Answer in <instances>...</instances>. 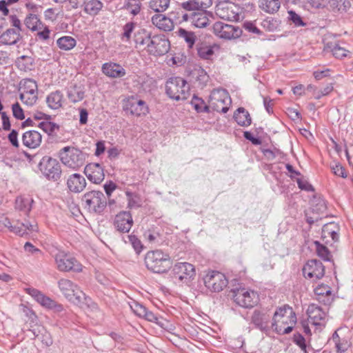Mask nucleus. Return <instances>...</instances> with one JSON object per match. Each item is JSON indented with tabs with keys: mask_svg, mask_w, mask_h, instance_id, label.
<instances>
[{
	"mask_svg": "<svg viewBox=\"0 0 353 353\" xmlns=\"http://www.w3.org/2000/svg\"><path fill=\"white\" fill-rule=\"evenodd\" d=\"M303 274L305 278L318 280L325 274V268L320 261L312 259L303 266Z\"/></svg>",
	"mask_w": 353,
	"mask_h": 353,
	"instance_id": "obj_19",
	"label": "nucleus"
},
{
	"mask_svg": "<svg viewBox=\"0 0 353 353\" xmlns=\"http://www.w3.org/2000/svg\"><path fill=\"white\" fill-rule=\"evenodd\" d=\"M5 228H8L10 232L20 236H23L33 232L38 231V225L35 222L30 223L28 221L21 222L19 220H13L11 221L8 217L1 216L0 231Z\"/></svg>",
	"mask_w": 353,
	"mask_h": 353,
	"instance_id": "obj_4",
	"label": "nucleus"
},
{
	"mask_svg": "<svg viewBox=\"0 0 353 353\" xmlns=\"http://www.w3.org/2000/svg\"><path fill=\"white\" fill-rule=\"evenodd\" d=\"M123 108L127 113L137 117L145 116L149 112L146 103L134 96L129 97L124 100Z\"/></svg>",
	"mask_w": 353,
	"mask_h": 353,
	"instance_id": "obj_15",
	"label": "nucleus"
},
{
	"mask_svg": "<svg viewBox=\"0 0 353 353\" xmlns=\"http://www.w3.org/2000/svg\"><path fill=\"white\" fill-rule=\"evenodd\" d=\"M84 174L88 180L95 184L101 183L105 177L103 166L97 163H91L85 165Z\"/></svg>",
	"mask_w": 353,
	"mask_h": 353,
	"instance_id": "obj_22",
	"label": "nucleus"
},
{
	"mask_svg": "<svg viewBox=\"0 0 353 353\" xmlns=\"http://www.w3.org/2000/svg\"><path fill=\"white\" fill-rule=\"evenodd\" d=\"M308 315V322L311 324L319 327H325L326 323V312L316 304H310L307 310Z\"/></svg>",
	"mask_w": 353,
	"mask_h": 353,
	"instance_id": "obj_20",
	"label": "nucleus"
},
{
	"mask_svg": "<svg viewBox=\"0 0 353 353\" xmlns=\"http://www.w3.org/2000/svg\"><path fill=\"white\" fill-rule=\"evenodd\" d=\"M54 260L59 271L79 272L82 270L81 264L75 258L69 256L63 252H59L54 256Z\"/></svg>",
	"mask_w": 353,
	"mask_h": 353,
	"instance_id": "obj_14",
	"label": "nucleus"
},
{
	"mask_svg": "<svg viewBox=\"0 0 353 353\" xmlns=\"http://www.w3.org/2000/svg\"><path fill=\"white\" fill-rule=\"evenodd\" d=\"M130 305L134 314L141 317L143 316L147 310L145 306L135 301H133Z\"/></svg>",
	"mask_w": 353,
	"mask_h": 353,
	"instance_id": "obj_57",
	"label": "nucleus"
},
{
	"mask_svg": "<svg viewBox=\"0 0 353 353\" xmlns=\"http://www.w3.org/2000/svg\"><path fill=\"white\" fill-rule=\"evenodd\" d=\"M173 277L182 283H189L196 275L193 265L187 262L176 263L172 268Z\"/></svg>",
	"mask_w": 353,
	"mask_h": 353,
	"instance_id": "obj_16",
	"label": "nucleus"
},
{
	"mask_svg": "<svg viewBox=\"0 0 353 353\" xmlns=\"http://www.w3.org/2000/svg\"><path fill=\"white\" fill-rule=\"evenodd\" d=\"M42 174L48 180L57 181L61 176V168L59 161L50 157H43L39 163Z\"/></svg>",
	"mask_w": 353,
	"mask_h": 353,
	"instance_id": "obj_10",
	"label": "nucleus"
},
{
	"mask_svg": "<svg viewBox=\"0 0 353 353\" xmlns=\"http://www.w3.org/2000/svg\"><path fill=\"white\" fill-rule=\"evenodd\" d=\"M234 119L241 126H248L252 122L249 112L244 108H239L236 110L234 114Z\"/></svg>",
	"mask_w": 353,
	"mask_h": 353,
	"instance_id": "obj_36",
	"label": "nucleus"
},
{
	"mask_svg": "<svg viewBox=\"0 0 353 353\" xmlns=\"http://www.w3.org/2000/svg\"><path fill=\"white\" fill-rule=\"evenodd\" d=\"M12 111L13 117L18 120H23L25 119L23 110L18 102H16L12 105Z\"/></svg>",
	"mask_w": 353,
	"mask_h": 353,
	"instance_id": "obj_54",
	"label": "nucleus"
},
{
	"mask_svg": "<svg viewBox=\"0 0 353 353\" xmlns=\"http://www.w3.org/2000/svg\"><path fill=\"white\" fill-rule=\"evenodd\" d=\"M59 48L63 51H69L77 45V41L71 36H63L57 40Z\"/></svg>",
	"mask_w": 353,
	"mask_h": 353,
	"instance_id": "obj_40",
	"label": "nucleus"
},
{
	"mask_svg": "<svg viewBox=\"0 0 353 353\" xmlns=\"http://www.w3.org/2000/svg\"><path fill=\"white\" fill-rule=\"evenodd\" d=\"M85 207L91 212L101 214L107 205V198L101 191L86 192L82 197Z\"/></svg>",
	"mask_w": 353,
	"mask_h": 353,
	"instance_id": "obj_8",
	"label": "nucleus"
},
{
	"mask_svg": "<svg viewBox=\"0 0 353 353\" xmlns=\"http://www.w3.org/2000/svg\"><path fill=\"white\" fill-rule=\"evenodd\" d=\"M24 250L32 254H41V251L39 248H37L30 242H26L24 245Z\"/></svg>",
	"mask_w": 353,
	"mask_h": 353,
	"instance_id": "obj_64",
	"label": "nucleus"
},
{
	"mask_svg": "<svg viewBox=\"0 0 353 353\" xmlns=\"http://www.w3.org/2000/svg\"><path fill=\"white\" fill-rule=\"evenodd\" d=\"M58 286L63 296L70 302L79 305L87 299L85 294L80 288L67 279H61L58 281Z\"/></svg>",
	"mask_w": 353,
	"mask_h": 353,
	"instance_id": "obj_5",
	"label": "nucleus"
},
{
	"mask_svg": "<svg viewBox=\"0 0 353 353\" xmlns=\"http://www.w3.org/2000/svg\"><path fill=\"white\" fill-rule=\"evenodd\" d=\"M314 294L316 298H318V296L326 295L327 294H332L330 287L326 285H321L317 286L314 289Z\"/></svg>",
	"mask_w": 353,
	"mask_h": 353,
	"instance_id": "obj_56",
	"label": "nucleus"
},
{
	"mask_svg": "<svg viewBox=\"0 0 353 353\" xmlns=\"http://www.w3.org/2000/svg\"><path fill=\"white\" fill-rule=\"evenodd\" d=\"M232 292L234 301L241 307H253L259 302V294L252 290L241 288L234 289Z\"/></svg>",
	"mask_w": 353,
	"mask_h": 353,
	"instance_id": "obj_11",
	"label": "nucleus"
},
{
	"mask_svg": "<svg viewBox=\"0 0 353 353\" xmlns=\"http://www.w3.org/2000/svg\"><path fill=\"white\" fill-rule=\"evenodd\" d=\"M26 26L32 31H37L42 29L43 25L38 16L35 14H29L24 20Z\"/></svg>",
	"mask_w": 353,
	"mask_h": 353,
	"instance_id": "obj_38",
	"label": "nucleus"
},
{
	"mask_svg": "<svg viewBox=\"0 0 353 353\" xmlns=\"http://www.w3.org/2000/svg\"><path fill=\"white\" fill-rule=\"evenodd\" d=\"M197 53L201 59H210L214 54V50L211 46L201 44L197 47Z\"/></svg>",
	"mask_w": 353,
	"mask_h": 353,
	"instance_id": "obj_48",
	"label": "nucleus"
},
{
	"mask_svg": "<svg viewBox=\"0 0 353 353\" xmlns=\"http://www.w3.org/2000/svg\"><path fill=\"white\" fill-rule=\"evenodd\" d=\"M296 181L299 188L301 190H305L307 192L314 191V188H313L312 185L311 184H310L303 178H297V179H296Z\"/></svg>",
	"mask_w": 353,
	"mask_h": 353,
	"instance_id": "obj_60",
	"label": "nucleus"
},
{
	"mask_svg": "<svg viewBox=\"0 0 353 353\" xmlns=\"http://www.w3.org/2000/svg\"><path fill=\"white\" fill-rule=\"evenodd\" d=\"M231 102L230 96L225 89L216 88L211 92L209 99L210 110L226 113Z\"/></svg>",
	"mask_w": 353,
	"mask_h": 353,
	"instance_id": "obj_7",
	"label": "nucleus"
},
{
	"mask_svg": "<svg viewBox=\"0 0 353 353\" xmlns=\"http://www.w3.org/2000/svg\"><path fill=\"white\" fill-rule=\"evenodd\" d=\"M262 152L268 160H274L276 157L281 154V152L278 149H264Z\"/></svg>",
	"mask_w": 353,
	"mask_h": 353,
	"instance_id": "obj_59",
	"label": "nucleus"
},
{
	"mask_svg": "<svg viewBox=\"0 0 353 353\" xmlns=\"http://www.w3.org/2000/svg\"><path fill=\"white\" fill-rule=\"evenodd\" d=\"M213 32L220 38L232 39L239 37L242 34V30L238 26L217 21L213 25Z\"/></svg>",
	"mask_w": 353,
	"mask_h": 353,
	"instance_id": "obj_18",
	"label": "nucleus"
},
{
	"mask_svg": "<svg viewBox=\"0 0 353 353\" xmlns=\"http://www.w3.org/2000/svg\"><path fill=\"white\" fill-rule=\"evenodd\" d=\"M41 134L36 130H29L23 134V144L29 148H37L41 143Z\"/></svg>",
	"mask_w": 353,
	"mask_h": 353,
	"instance_id": "obj_27",
	"label": "nucleus"
},
{
	"mask_svg": "<svg viewBox=\"0 0 353 353\" xmlns=\"http://www.w3.org/2000/svg\"><path fill=\"white\" fill-rule=\"evenodd\" d=\"M101 71L105 76L114 79L121 78L126 74L125 70L120 64L111 61L104 63Z\"/></svg>",
	"mask_w": 353,
	"mask_h": 353,
	"instance_id": "obj_25",
	"label": "nucleus"
},
{
	"mask_svg": "<svg viewBox=\"0 0 353 353\" xmlns=\"http://www.w3.org/2000/svg\"><path fill=\"white\" fill-rule=\"evenodd\" d=\"M87 154L79 149L66 146L59 151L60 160L63 165L74 170L82 167L85 162Z\"/></svg>",
	"mask_w": 353,
	"mask_h": 353,
	"instance_id": "obj_3",
	"label": "nucleus"
},
{
	"mask_svg": "<svg viewBox=\"0 0 353 353\" xmlns=\"http://www.w3.org/2000/svg\"><path fill=\"white\" fill-rule=\"evenodd\" d=\"M327 48H330L333 56L336 59H343L346 57L348 53H350L347 50L340 46L338 43H335L332 47L327 45Z\"/></svg>",
	"mask_w": 353,
	"mask_h": 353,
	"instance_id": "obj_49",
	"label": "nucleus"
},
{
	"mask_svg": "<svg viewBox=\"0 0 353 353\" xmlns=\"http://www.w3.org/2000/svg\"><path fill=\"white\" fill-rule=\"evenodd\" d=\"M86 181L80 174H71L67 181V186L70 191L74 193L82 192L86 187Z\"/></svg>",
	"mask_w": 353,
	"mask_h": 353,
	"instance_id": "obj_26",
	"label": "nucleus"
},
{
	"mask_svg": "<svg viewBox=\"0 0 353 353\" xmlns=\"http://www.w3.org/2000/svg\"><path fill=\"white\" fill-rule=\"evenodd\" d=\"M144 261L147 268L154 273L166 272L172 266L170 255L161 250L148 252Z\"/></svg>",
	"mask_w": 353,
	"mask_h": 353,
	"instance_id": "obj_2",
	"label": "nucleus"
},
{
	"mask_svg": "<svg viewBox=\"0 0 353 353\" xmlns=\"http://www.w3.org/2000/svg\"><path fill=\"white\" fill-rule=\"evenodd\" d=\"M63 95L59 90L52 92L46 97V103L52 110H58L62 106Z\"/></svg>",
	"mask_w": 353,
	"mask_h": 353,
	"instance_id": "obj_34",
	"label": "nucleus"
},
{
	"mask_svg": "<svg viewBox=\"0 0 353 353\" xmlns=\"http://www.w3.org/2000/svg\"><path fill=\"white\" fill-rule=\"evenodd\" d=\"M127 239H128V242L132 245L135 252L137 254H139L143 249L141 241L135 235L133 234L128 235Z\"/></svg>",
	"mask_w": 353,
	"mask_h": 353,
	"instance_id": "obj_52",
	"label": "nucleus"
},
{
	"mask_svg": "<svg viewBox=\"0 0 353 353\" xmlns=\"http://www.w3.org/2000/svg\"><path fill=\"white\" fill-rule=\"evenodd\" d=\"M191 105L194 107V110L199 113H209L211 112L210 105H207L203 99L198 97L195 95L192 97L191 100Z\"/></svg>",
	"mask_w": 353,
	"mask_h": 353,
	"instance_id": "obj_43",
	"label": "nucleus"
},
{
	"mask_svg": "<svg viewBox=\"0 0 353 353\" xmlns=\"http://www.w3.org/2000/svg\"><path fill=\"white\" fill-rule=\"evenodd\" d=\"M127 9L129 10L132 14L137 15L140 12L141 3L139 2H136L133 4L130 2H128L127 5Z\"/></svg>",
	"mask_w": 353,
	"mask_h": 353,
	"instance_id": "obj_63",
	"label": "nucleus"
},
{
	"mask_svg": "<svg viewBox=\"0 0 353 353\" xmlns=\"http://www.w3.org/2000/svg\"><path fill=\"white\" fill-rule=\"evenodd\" d=\"M16 65L20 70L28 71L34 68V59L30 56H21L17 58Z\"/></svg>",
	"mask_w": 353,
	"mask_h": 353,
	"instance_id": "obj_42",
	"label": "nucleus"
},
{
	"mask_svg": "<svg viewBox=\"0 0 353 353\" xmlns=\"http://www.w3.org/2000/svg\"><path fill=\"white\" fill-rule=\"evenodd\" d=\"M288 19L295 26H305V23L303 21L300 15L293 10L288 11Z\"/></svg>",
	"mask_w": 353,
	"mask_h": 353,
	"instance_id": "obj_53",
	"label": "nucleus"
},
{
	"mask_svg": "<svg viewBox=\"0 0 353 353\" xmlns=\"http://www.w3.org/2000/svg\"><path fill=\"white\" fill-rule=\"evenodd\" d=\"M39 127L48 134H52L56 130H59V126L57 123L48 121V120L40 122Z\"/></svg>",
	"mask_w": 353,
	"mask_h": 353,
	"instance_id": "obj_51",
	"label": "nucleus"
},
{
	"mask_svg": "<svg viewBox=\"0 0 353 353\" xmlns=\"http://www.w3.org/2000/svg\"><path fill=\"white\" fill-rule=\"evenodd\" d=\"M134 223L132 216L130 212L121 211L114 219L113 225L115 229L121 233H128Z\"/></svg>",
	"mask_w": 353,
	"mask_h": 353,
	"instance_id": "obj_21",
	"label": "nucleus"
},
{
	"mask_svg": "<svg viewBox=\"0 0 353 353\" xmlns=\"http://www.w3.org/2000/svg\"><path fill=\"white\" fill-rule=\"evenodd\" d=\"M241 8L230 1H219L215 8L216 14L221 19L228 21H238Z\"/></svg>",
	"mask_w": 353,
	"mask_h": 353,
	"instance_id": "obj_13",
	"label": "nucleus"
},
{
	"mask_svg": "<svg viewBox=\"0 0 353 353\" xmlns=\"http://www.w3.org/2000/svg\"><path fill=\"white\" fill-rule=\"evenodd\" d=\"M259 6L264 12L274 14L280 8L281 2L279 0H259Z\"/></svg>",
	"mask_w": 353,
	"mask_h": 353,
	"instance_id": "obj_39",
	"label": "nucleus"
},
{
	"mask_svg": "<svg viewBox=\"0 0 353 353\" xmlns=\"http://www.w3.org/2000/svg\"><path fill=\"white\" fill-rule=\"evenodd\" d=\"M19 98L28 106H32L38 99V86L36 81L24 79L19 83Z\"/></svg>",
	"mask_w": 353,
	"mask_h": 353,
	"instance_id": "obj_9",
	"label": "nucleus"
},
{
	"mask_svg": "<svg viewBox=\"0 0 353 353\" xmlns=\"http://www.w3.org/2000/svg\"><path fill=\"white\" fill-rule=\"evenodd\" d=\"M170 0H150V8L156 12H163L169 7Z\"/></svg>",
	"mask_w": 353,
	"mask_h": 353,
	"instance_id": "obj_46",
	"label": "nucleus"
},
{
	"mask_svg": "<svg viewBox=\"0 0 353 353\" xmlns=\"http://www.w3.org/2000/svg\"><path fill=\"white\" fill-rule=\"evenodd\" d=\"M339 228L338 225L331 222L323 225L321 232V239L325 244L332 245L337 242L339 239Z\"/></svg>",
	"mask_w": 353,
	"mask_h": 353,
	"instance_id": "obj_23",
	"label": "nucleus"
},
{
	"mask_svg": "<svg viewBox=\"0 0 353 353\" xmlns=\"http://www.w3.org/2000/svg\"><path fill=\"white\" fill-rule=\"evenodd\" d=\"M316 245V253L319 257L326 261H330L331 254L328 248L320 243L319 241L314 242Z\"/></svg>",
	"mask_w": 353,
	"mask_h": 353,
	"instance_id": "obj_47",
	"label": "nucleus"
},
{
	"mask_svg": "<svg viewBox=\"0 0 353 353\" xmlns=\"http://www.w3.org/2000/svg\"><path fill=\"white\" fill-rule=\"evenodd\" d=\"M34 200L30 196H19L15 200L16 210L28 215L32 208Z\"/></svg>",
	"mask_w": 353,
	"mask_h": 353,
	"instance_id": "obj_32",
	"label": "nucleus"
},
{
	"mask_svg": "<svg viewBox=\"0 0 353 353\" xmlns=\"http://www.w3.org/2000/svg\"><path fill=\"white\" fill-rule=\"evenodd\" d=\"M209 22L208 14L204 10L190 14V23L196 28H205L209 25Z\"/></svg>",
	"mask_w": 353,
	"mask_h": 353,
	"instance_id": "obj_29",
	"label": "nucleus"
},
{
	"mask_svg": "<svg viewBox=\"0 0 353 353\" xmlns=\"http://www.w3.org/2000/svg\"><path fill=\"white\" fill-rule=\"evenodd\" d=\"M316 300L319 303L323 304L324 305L329 306L332 304V303L334 301V296L333 294H327L326 295L322 296H318V298H316Z\"/></svg>",
	"mask_w": 353,
	"mask_h": 353,
	"instance_id": "obj_62",
	"label": "nucleus"
},
{
	"mask_svg": "<svg viewBox=\"0 0 353 353\" xmlns=\"http://www.w3.org/2000/svg\"><path fill=\"white\" fill-rule=\"evenodd\" d=\"M136 23L132 21L128 22L123 27V34L121 36V39L123 41H129L131 39L132 33L133 32Z\"/></svg>",
	"mask_w": 353,
	"mask_h": 353,
	"instance_id": "obj_50",
	"label": "nucleus"
},
{
	"mask_svg": "<svg viewBox=\"0 0 353 353\" xmlns=\"http://www.w3.org/2000/svg\"><path fill=\"white\" fill-rule=\"evenodd\" d=\"M170 41L163 34L152 35L147 51L154 56H161L170 50Z\"/></svg>",
	"mask_w": 353,
	"mask_h": 353,
	"instance_id": "obj_17",
	"label": "nucleus"
},
{
	"mask_svg": "<svg viewBox=\"0 0 353 353\" xmlns=\"http://www.w3.org/2000/svg\"><path fill=\"white\" fill-rule=\"evenodd\" d=\"M125 195L127 196L128 208H138L141 206L142 200L140 195L130 191H126Z\"/></svg>",
	"mask_w": 353,
	"mask_h": 353,
	"instance_id": "obj_44",
	"label": "nucleus"
},
{
	"mask_svg": "<svg viewBox=\"0 0 353 353\" xmlns=\"http://www.w3.org/2000/svg\"><path fill=\"white\" fill-rule=\"evenodd\" d=\"M332 170L336 176H341L342 178L347 177V174L345 168L339 163L333 165L332 167Z\"/></svg>",
	"mask_w": 353,
	"mask_h": 353,
	"instance_id": "obj_61",
	"label": "nucleus"
},
{
	"mask_svg": "<svg viewBox=\"0 0 353 353\" xmlns=\"http://www.w3.org/2000/svg\"><path fill=\"white\" fill-rule=\"evenodd\" d=\"M212 5V0H188L182 2L181 7L188 11L203 10Z\"/></svg>",
	"mask_w": 353,
	"mask_h": 353,
	"instance_id": "obj_28",
	"label": "nucleus"
},
{
	"mask_svg": "<svg viewBox=\"0 0 353 353\" xmlns=\"http://www.w3.org/2000/svg\"><path fill=\"white\" fill-rule=\"evenodd\" d=\"M103 4L99 0H86L83 11L90 15H97L103 8Z\"/></svg>",
	"mask_w": 353,
	"mask_h": 353,
	"instance_id": "obj_37",
	"label": "nucleus"
},
{
	"mask_svg": "<svg viewBox=\"0 0 353 353\" xmlns=\"http://www.w3.org/2000/svg\"><path fill=\"white\" fill-rule=\"evenodd\" d=\"M152 34L145 29H139L134 33V41L137 48H148Z\"/></svg>",
	"mask_w": 353,
	"mask_h": 353,
	"instance_id": "obj_33",
	"label": "nucleus"
},
{
	"mask_svg": "<svg viewBox=\"0 0 353 353\" xmlns=\"http://www.w3.org/2000/svg\"><path fill=\"white\" fill-rule=\"evenodd\" d=\"M263 26L268 31L273 32L277 29L279 26V21L276 19H265L263 22Z\"/></svg>",
	"mask_w": 353,
	"mask_h": 353,
	"instance_id": "obj_58",
	"label": "nucleus"
},
{
	"mask_svg": "<svg viewBox=\"0 0 353 353\" xmlns=\"http://www.w3.org/2000/svg\"><path fill=\"white\" fill-rule=\"evenodd\" d=\"M205 286L211 292H219L222 291L228 283L224 274L218 271H209L203 277Z\"/></svg>",
	"mask_w": 353,
	"mask_h": 353,
	"instance_id": "obj_12",
	"label": "nucleus"
},
{
	"mask_svg": "<svg viewBox=\"0 0 353 353\" xmlns=\"http://www.w3.org/2000/svg\"><path fill=\"white\" fill-rule=\"evenodd\" d=\"M20 39V33L14 29H8L0 36L2 45H14Z\"/></svg>",
	"mask_w": 353,
	"mask_h": 353,
	"instance_id": "obj_35",
	"label": "nucleus"
},
{
	"mask_svg": "<svg viewBox=\"0 0 353 353\" xmlns=\"http://www.w3.org/2000/svg\"><path fill=\"white\" fill-rule=\"evenodd\" d=\"M293 341L296 345H298L301 347V349L304 352V353H307L305 339L300 333H296L294 334Z\"/></svg>",
	"mask_w": 353,
	"mask_h": 353,
	"instance_id": "obj_55",
	"label": "nucleus"
},
{
	"mask_svg": "<svg viewBox=\"0 0 353 353\" xmlns=\"http://www.w3.org/2000/svg\"><path fill=\"white\" fill-rule=\"evenodd\" d=\"M251 321L252 323L261 331L267 332L269 330V317L267 316L265 314L256 310L252 315Z\"/></svg>",
	"mask_w": 353,
	"mask_h": 353,
	"instance_id": "obj_31",
	"label": "nucleus"
},
{
	"mask_svg": "<svg viewBox=\"0 0 353 353\" xmlns=\"http://www.w3.org/2000/svg\"><path fill=\"white\" fill-rule=\"evenodd\" d=\"M296 323V316L292 308L288 305L278 308L273 316L272 330L279 334L291 332Z\"/></svg>",
	"mask_w": 353,
	"mask_h": 353,
	"instance_id": "obj_1",
	"label": "nucleus"
},
{
	"mask_svg": "<svg viewBox=\"0 0 353 353\" xmlns=\"http://www.w3.org/2000/svg\"><path fill=\"white\" fill-rule=\"evenodd\" d=\"M152 23L164 31H170L174 28L172 20L163 14H157L152 17Z\"/></svg>",
	"mask_w": 353,
	"mask_h": 353,
	"instance_id": "obj_30",
	"label": "nucleus"
},
{
	"mask_svg": "<svg viewBox=\"0 0 353 353\" xmlns=\"http://www.w3.org/2000/svg\"><path fill=\"white\" fill-rule=\"evenodd\" d=\"M85 92L81 86L74 85L68 90V98L72 103H77L83 99Z\"/></svg>",
	"mask_w": 353,
	"mask_h": 353,
	"instance_id": "obj_41",
	"label": "nucleus"
},
{
	"mask_svg": "<svg viewBox=\"0 0 353 353\" xmlns=\"http://www.w3.org/2000/svg\"><path fill=\"white\" fill-rule=\"evenodd\" d=\"M26 290L28 294L34 298L36 301L46 308L52 309L57 307L59 310V308L62 307L61 305H58L56 301L46 296L37 289L28 288Z\"/></svg>",
	"mask_w": 353,
	"mask_h": 353,
	"instance_id": "obj_24",
	"label": "nucleus"
},
{
	"mask_svg": "<svg viewBox=\"0 0 353 353\" xmlns=\"http://www.w3.org/2000/svg\"><path fill=\"white\" fill-rule=\"evenodd\" d=\"M178 35L186 42L188 47L192 48L195 43L196 37L193 32L188 31L183 28H179Z\"/></svg>",
	"mask_w": 353,
	"mask_h": 353,
	"instance_id": "obj_45",
	"label": "nucleus"
},
{
	"mask_svg": "<svg viewBox=\"0 0 353 353\" xmlns=\"http://www.w3.org/2000/svg\"><path fill=\"white\" fill-rule=\"evenodd\" d=\"M189 90L186 81L181 77H172L166 82V94L176 101L186 99L189 96Z\"/></svg>",
	"mask_w": 353,
	"mask_h": 353,
	"instance_id": "obj_6",
	"label": "nucleus"
}]
</instances>
